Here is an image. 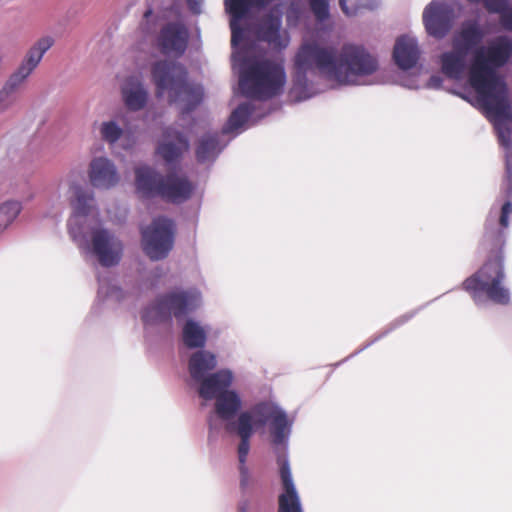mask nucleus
I'll list each match as a JSON object with an SVG mask.
<instances>
[{
    "instance_id": "c9c22d12",
    "label": "nucleus",
    "mask_w": 512,
    "mask_h": 512,
    "mask_svg": "<svg viewBox=\"0 0 512 512\" xmlns=\"http://www.w3.org/2000/svg\"><path fill=\"white\" fill-rule=\"evenodd\" d=\"M150 14V11L145 12V17H147Z\"/></svg>"
},
{
    "instance_id": "a878e982",
    "label": "nucleus",
    "mask_w": 512,
    "mask_h": 512,
    "mask_svg": "<svg viewBox=\"0 0 512 512\" xmlns=\"http://www.w3.org/2000/svg\"><path fill=\"white\" fill-rule=\"evenodd\" d=\"M22 210V204L16 200H10L0 205V234L16 219Z\"/></svg>"
},
{
    "instance_id": "1a4fd4ad",
    "label": "nucleus",
    "mask_w": 512,
    "mask_h": 512,
    "mask_svg": "<svg viewBox=\"0 0 512 512\" xmlns=\"http://www.w3.org/2000/svg\"><path fill=\"white\" fill-rule=\"evenodd\" d=\"M201 294L195 289L176 290L159 297L147 306L142 313V320L146 328L162 323H168L172 316L183 318L201 305Z\"/></svg>"
},
{
    "instance_id": "aec40b11",
    "label": "nucleus",
    "mask_w": 512,
    "mask_h": 512,
    "mask_svg": "<svg viewBox=\"0 0 512 512\" xmlns=\"http://www.w3.org/2000/svg\"><path fill=\"white\" fill-rule=\"evenodd\" d=\"M121 97L129 111L137 112L146 106L149 93L139 77L130 76L121 85Z\"/></svg>"
},
{
    "instance_id": "f3484780",
    "label": "nucleus",
    "mask_w": 512,
    "mask_h": 512,
    "mask_svg": "<svg viewBox=\"0 0 512 512\" xmlns=\"http://www.w3.org/2000/svg\"><path fill=\"white\" fill-rule=\"evenodd\" d=\"M283 493L279 496V512H302L301 502L297 493L289 462L286 455L278 458Z\"/></svg>"
},
{
    "instance_id": "6ab92c4d",
    "label": "nucleus",
    "mask_w": 512,
    "mask_h": 512,
    "mask_svg": "<svg viewBox=\"0 0 512 512\" xmlns=\"http://www.w3.org/2000/svg\"><path fill=\"white\" fill-rule=\"evenodd\" d=\"M260 40L266 41L273 49H285L290 43V36L281 30V16L279 13L263 20L257 29Z\"/></svg>"
},
{
    "instance_id": "473e14b6",
    "label": "nucleus",
    "mask_w": 512,
    "mask_h": 512,
    "mask_svg": "<svg viewBox=\"0 0 512 512\" xmlns=\"http://www.w3.org/2000/svg\"><path fill=\"white\" fill-rule=\"evenodd\" d=\"M403 85H404V86H406V87H408V88H410V89H416V88H418V87H419V85H418V84H415L414 82H411V83H410V82H409V83H408V82H405V83H403Z\"/></svg>"
},
{
    "instance_id": "ddd939ff",
    "label": "nucleus",
    "mask_w": 512,
    "mask_h": 512,
    "mask_svg": "<svg viewBox=\"0 0 512 512\" xmlns=\"http://www.w3.org/2000/svg\"><path fill=\"white\" fill-rule=\"evenodd\" d=\"M455 13L445 2L432 0L423 11V24L426 32L437 39L444 38L451 30Z\"/></svg>"
},
{
    "instance_id": "7ed1b4c3",
    "label": "nucleus",
    "mask_w": 512,
    "mask_h": 512,
    "mask_svg": "<svg viewBox=\"0 0 512 512\" xmlns=\"http://www.w3.org/2000/svg\"><path fill=\"white\" fill-rule=\"evenodd\" d=\"M512 216V203L506 201L499 205L494 203L488 213L485 223L484 243L496 250L487 262L463 285L477 305L485 302V297L494 303L505 305L509 303L510 292L505 287V272L503 254L501 251L505 242L506 231Z\"/></svg>"
},
{
    "instance_id": "f8f14e48",
    "label": "nucleus",
    "mask_w": 512,
    "mask_h": 512,
    "mask_svg": "<svg viewBox=\"0 0 512 512\" xmlns=\"http://www.w3.org/2000/svg\"><path fill=\"white\" fill-rule=\"evenodd\" d=\"M93 128L99 139L111 148L118 144L123 149H130L134 144L132 131L124 113L95 122Z\"/></svg>"
},
{
    "instance_id": "7c9ffc66",
    "label": "nucleus",
    "mask_w": 512,
    "mask_h": 512,
    "mask_svg": "<svg viewBox=\"0 0 512 512\" xmlns=\"http://www.w3.org/2000/svg\"><path fill=\"white\" fill-rule=\"evenodd\" d=\"M204 0H187L190 11L194 14H200L202 12V5Z\"/></svg>"
},
{
    "instance_id": "c756f323",
    "label": "nucleus",
    "mask_w": 512,
    "mask_h": 512,
    "mask_svg": "<svg viewBox=\"0 0 512 512\" xmlns=\"http://www.w3.org/2000/svg\"><path fill=\"white\" fill-rule=\"evenodd\" d=\"M339 4H340L342 11L347 16H352V15L357 14V12L362 8H366V9H370V10L376 8L378 6L379 2H378V0H370V1L361 0V2L358 4V6L355 9H349V7L347 6L346 0H339Z\"/></svg>"
},
{
    "instance_id": "bb28decb",
    "label": "nucleus",
    "mask_w": 512,
    "mask_h": 512,
    "mask_svg": "<svg viewBox=\"0 0 512 512\" xmlns=\"http://www.w3.org/2000/svg\"><path fill=\"white\" fill-rule=\"evenodd\" d=\"M98 297L107 301L122 302L128 297V294L110 281L99 280Z\"/></svg>"
},
{
    "instance_id": "39448f33",
    "label": "nucleus",
    "mask_w": 512,
    "mask_h": 512,
    "mask_svg": "<svg viewBox=\"0 0 512 512\" xmlns=\"http://www.w3.org/2000/svg\"><path fill=\"white\" fill-rule=\"evenodd\" d=\"M217 366V357L208 350L194 352L188 361V371L199 396L215 400L214 412L223 421L233 420L243 407L241 395L229 389L234 382V373L227 368L211 372Z\"/></svg>"
},
{
    "instance_id": "f257e3e1",
    "label": "nucleus",
    "mask_w": 512,
    "mask_h": 512,
    "mask_svg": "<svg viewBox=\"0 0 512 512\" xmlns=\"http://www.w3.org/2000/svg\"><path fill=\"white\" fill-rule=\"evenodd\" d=\"M463 50L453 48L440 57L442 72L453 80L466 79L476 95L470 102L482 109L493 123L498 141L505 148L507 197L512 195V108L509 91L504 78L498 73L512 55V39L499 36L480 46L471 53L469 65ZM468 100L466 95L459 94Z\"/></svg>"
},
{
    "instance_id": "4be33fe9",
    "label": "nucleus",
    "mask_w": 512,
    "mask_h": 512,
    "mask_svg": "<svg viewBox=\"0 0 512 512\" xmlns=\"http://www.w3.org/2000/svg\"><path fill=\"white\" fill-rule=\"evenodd\" d=\"M484 38V32L476 22L467 21L462 24L460 30L454 35L452 45L455 49H460L469 53L480 47Z\"/></svg>"
},
{
    "instance_id": "e433bc0d",
    "label": "nucleus",
    "mask_w": 512,
    "mask_h": 512,
    "mask_svg": "<svg viewBox=\"0 0 512 512\" xmlns=\"http://www.w3.org/2000/svg\"><path fill=\"white\" fill-rule=\"evenodd\" d=\"M287 18H288V21H290L291 15H290V14H288V15H287Z\"/></svg>"
},
{
    "instance_id": "72a5a7b5",
    "label": "nucleus",
    "mask_w": 512,
    "mask_h": 512,
    "mask_svg": "<svg viewBox=\"0 0 512 512\" xmlns=\"http://www.w3.org/2000/svg\"><path fill=\"white\" fill-rule=\"evenodd\" d=\"M239 512H247V508L245 505H241L239 508Z\"/></svg>"
},
{
    "instance_id": "c85d7f7f",
    "label": "nucleus",
    "mask_w": 512,
    "mask_h": 512,
    "mask_svg": "<svg viewBox=\"0 0 512 512\" xmlns=\"http://www.w3.org/2000/svg\"><path fill=\"white\" fill-rule=\"evenodd\" d=\"M330 0H309L310 8L318 21H324L329 17Z\"/></svg>"
},
{
    "instance_id": "0eeeda50",
    "label": "nucleus",
    "mask_w": 512,
    "mask_h": 512,
    "mask_svg": "<svg viewBox=\"0 0 512 512\" xmlns=\"http://www.w3.org/2000/svg\"><path fill=\"white\" fill-rule=\"evenodd\" d=\"M151 76L156 96L176 105L182 114L192 111L203 99V88L187 80V71L179 63L157 61Z\"/></svg>"
},
{
    "instance_id": "2eb2a0df",
    "label": "nucleus",
    "mask_w": 512,
    "mask_h": 512,
    "mask_svg": "<svg viewBox=\"0 0 512 512\" xmlns=\"http://www.w3.org/2000/svg\"><path fill=\"white\" fill-rule=\"evenodd\" d=\"M53 44L54 39L50 36L40 38L28 50L18 68L10 75L6 82L18 90L37 68L44 54Z\"/></svg>"
},
{
    "instance_id": "9d476101",
    "label": "nucleus",
    "mask_w": 512,
    "mask_h": 512,
    "mask_svg": "<svg viewBox=\"0 0 512 512\" xmlns=\"http://www.w3.org/2000/svg\"><path fill=\"white\" fill-rule=\"evenodd\" d=\"M83 236L85 243L73 241L80 250L94 255L102 266L111 267L119 263L123 252L122 242L102 223L83 232Z\"/></svg>"
},
{
    "instance_id": "cd10ccee",
    "label": "nucleus",
    "mask_w": 512,
    "mask_h": 512,
    "mask_svg": "<svg viewBox=\"0 0 512 512\" xmlns=\"http://www.w3.org/2000/svg\"><path fill=\"white\" fill-rule=\"evenodd\" d=\"M17 89L8 84L7 82L0 90V113L11 108L15 101V93Z\"/></svg>"
},
{
    "instance_id": "6e6552de",
    "label": "nucleus",
    "mask_w": 512,
    "mask_h": 512,
    "mask_svg": "<svg viewBox=\"0 0 512 512\" xmlns=\"http://www.w3.org/2000/svg\"><path fill=\"white\" fill-rule=\"evenodd\" d=\"M135 188L142 198L159 196L173 203L184 202L193 190L192 184L185 177L174 173L164 177L148 165L135 168Z\"/></svg>"
},
{
    "instance_id": "f704fd0d",
    "label": "nucleus",
    "mask_w": 512,
    "mask_h": 512,
    "mask_svg": "<svg viewBox=\"0 0 512 512\" xmlns=\"http://www.w3.org/2000/svg\"><path fill=\"white\" fill-rule=\"evenodd\" d=\"M209 425H210L211 428L213 427L214 424H213V420L212 419L210 420Z\"/></svg>"
},
{
    "instance_id": "412c9836",
    "label": "nucleus",
    "mask_w": 512,
    "mask_h": 512,
    "mask_svg": "<svg viewBox=\"0 0 512 512\" xmlns=\"http://www.w3.org/2000/svg\"><path fill=\"white\" fill-rule=\"evenodd\" d=\"M393 57L398 67L403 70L414 67L420 57L417 39L410 35L399 37L394 46Z\"/></svg>"
},
{
    "instance_id": "20e7f679",
    "label": "nucleus",
    "mask_w": 512,
    "mask_h": 512,
    "mask_svg": "<svg viewBox=\"0 0 512 512\" xmlns=\"http://www.w3.org/2000/svg\"><path fill=\"white\" fill-rule=\"evenodd\" d=\"M293 424L294 418L289 416L281 406L270 401L259 402L250 409L240 412L235 421H226V429L240 437L237 452L240 485L243 489L249 488L253 482L251 472L246 465L252 435L268 427L273 446L286 450Z\"/></svg>"
},
{
    "instance_id": "423d86ee",
    "label": "nucleus",
    "mask_w": 512,
    "mask_h": 512,
    "mask_svg": "<svg viewBox=\"0 0 512 512\" xmlns=\"http://www.w3.org/2000/svg\"><path fill=\"white\" fill-rule=\"evenodd\" d=\"M68 189L71 192V214L67 221V231L72 241L85 243L83 232L101 224L99 209L94 192L72 179L70 176L57 181L49 192L47 205L50 210L47 216L58 219L64 208L63 192Z\"/></svg>"
},
{
    "instance_id": "dca6fc26",
    "label": "nucleus",
    "mask_w": 512,
    "mask_h": 512,
    "mask_svg": "<svg viewBox=\"0 0 512 512\" xmlns=\"http://www.w3.org/2000/svg\"><path fill=\"white\" fill-rule=\"evenodd\" d=\"M88 177L91 185L100 190H109L120 181L115 163L106 156H98L90 161Z\"/></svg>"
},
{
    "instance_id": "f03ea898",
    "label": "nucleus",
    "mask_w": 512,
    "mask_h": 512,
    "mask_svg": "<svg viewBox=\"0 0 512 512\" xmlns=\"http://www.w3.org/2000/svg\"><path fill=\"white\" fill-rule=\"evenodd\" d=\"M292 95L297 100L312 96L307 87L309 76L319 75L337 86H365L378 83L379 61L366 47L345 43L340 47L304 40L294 57Z\"/></svg>"
},
{
    "instance_id": "5701e85b",
    "label": "nucleus",
    "mask_w": 512,
    "mask_h": 512,
    "mask_svg": "<svg viewBox=\"0 0 512 512\" xmlns=\"http://www.w3.org/2000/svg\"><path fill=\"white\" fill-rule=\"evenodd\" d=\"M225 145L226 143H222L219 140L218 134L207 133L203 135L199 139L196 148L197 160L201 163L213 162L218 157Z\"/></svg>"
},
{
    "instance_id": "b1692460",
    "label": "nucleus",
    "mask_w": 512,
    "mask_h": 512,
    "mask_svg": "<svg viewBox=\"0 0 512 512\" xmlns=\"http://www.w3.org/2000/svg\"><path fill=\"white\" fill-rule=\"evenodd\" d=\"M208 329L195 320H188L182 328V339L189 348H202L207 340Z\"/></svg>"
},
{
    "instance_id": "9b49d317",
    "label": "nucleus",
    "mask_w": 512,
    "mask_h": 512,
    "mask_svg": "<svg viewBox=\"0 0 512 512\" xmlns=\"http://www.w3.org/2000/svg\"><path fill=\"white\" fill-rule=\"evenodd\" d=\"M174 244V223L159 217L150 226L142 230V246L145 254L152 260L165 258Z\"/></svg>"
},
{
    "instance_id": "2f4dec72",
    "label": "nucleus",
    "mask_w": 512,
    "mask_h": 512,
    "mask_svg": "<svg viewBox=\"0 0 512 512\" xmlns=\"http://www.w3.org/2000/svg\"><path fill=\"white\" fill-rule=\"evenodd\" d=\"M441 84H442V79H441V77H439V76H432V77L429 79V81H428V83H427V86H428L429 88H439V87L441 86Z\"/></svg>"
},
{
    "instance_id": "4468645a",
    "label": "nucleus",
    "mask_w": 512,
    "mask_h": 512,
    "mask_svg": "<svg viewBox=\"0 0 512 512\" xmlns=\"http://www.w3.org/2000/svg\"><path fill=\"white\" fill-rule=\"evenodd\" d=\"M189 30L181 22L165 24L156 37V46L161 53L171 57L182 56L188 46Z\"/></svg>"
},
{
    "instance_id": "a211bd4d",
    "label": "nucleus",
    "mask_w": 512,
    "mask_h": 512,
    "mask_svg": "<svg viewBox=\"0 0 512 512\" xmlns=\"http://www.w3.org/2000/svg\"><path fill=\"white\" fill-rule=\"evenodd\" d=\"M188 149V139L176 129L168 127L163 132L156 153L167 165H173Z\"/></svg>"
},
{
    "instance_id": "393cba45",
    "label": "nucleus",
    "mask_w": 512,
    "mask_h": 512,
    "mask_svg": "<svg viewBox=\"0 0 512 512\" xmlns=\"http://www.w3.org/2000/svg\"><path fill=\"white\" fill-rule=\"evenodd\" d=\"M470 2H482L485 8L491 13L500 14L502 26L512 31V8L508 7V0H469Z\"/></svg>"
}]
</instances>
